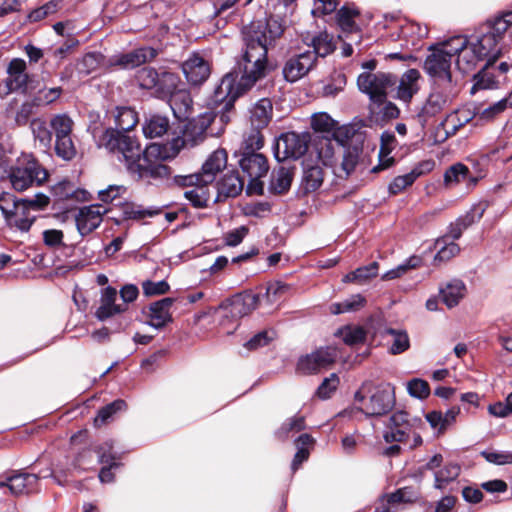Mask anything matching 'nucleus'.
I'll return each mask as SVG.
<instances>
[{
    "mask_svg": "<svg viewBox=\"0 0 512 512\" xmlns=\"http://www.w3.org/2000/svg\"><path fill=\"white\" fill-rule=\"evenodd\" d=\"M283 31L280 20L272 16L264 20L252 21L245 27L243 31L245 51L242 60L238 63L242 75L237 81L236 73H227L214 91V102L224 104L225 109H230L242 93L266 76L268 49Z\"/></svg>",
    "mask_w": 512,
    "mask_h": 512,
    "instance_id": "f257e3e1",
    "label": "nucleus"
},
{
    "mask_svg": "<svg viewBox=\"0 0 512 512\" xmlns=\"http://www.w3.org/2000/svg\"><path fill=\"white\" fill-rule=\"evenodd\" d=\"M115 128H107L99 138V144L110 151H118L127 170L138 179H163L169 175V168L162 163L171 155L160 144L148 145L142 152L140 145L125 132L138 122L137 113L130 107H116L112 111Z\"/></svg>",
    "mask_w": 512,
    "mask_h": 512,
    "instance_id": "f03ea898",
    "label": "nucleus"
},
{
    "mask_svg": "<svg viewBox=\"0 0 512 512\" xmlns=\"http://www.w3.org/2000/svg\"><path fill=\"white\" fill-rule=\"evenodd\" d=\"M313 153L322 165L331 168L336 177L347 178L355 171L362 149L358 146H344L328 138H320L313 144L311 156Z\"/></svg>",
    "mask_w": 512,
    "mask_h": 512,
    "instance_id": "7ed1b4c3",
    "label": "nucleus"
},
{
    "mask_svg": "<svg viewBox=\"0 0 512 512\" xmlns=\"http://www.w3.org/2000/svg\"><path fill=\"white\" fill-rule=\"evenodd\" d=\"M512 25V11L503 13L493 21L487 23L480 35L469 38L477 48L482 60H487V65H492L502 53L500 41L505 32Z\"/></svg>",
    "mask_w": 512,
    "mask_h": 512,
    "instance_id": "20e7f679",
    "label": "nucleus"
},
{
    "mask_svg": "<svg viewBox=\"0 0 512 512\" xmlns=\"http://www.w3.org/2000/svg\"><path fill=\"white\" fill-rule=\"evenodd\" d=\"M355 400L362 403L364 416H383L395 405L394 387L390 383L365 381L355 392Z\"/></svg>",
    "mask_w": 512,
    "mask_h": 512,
    "instance_id": "39448f33",
    "label": "nucleus"
},
{
    "mask_svg": "<svg viewBox=\"0 0 512 512\" xmlns=\"http://www.w3.org/2000/svg\"><path fill=\"white\" fill-rule=\"evenodd\" d=\"M422 426L421 418L411 416L404 410H398L389 417L383 438L387 443H403L413 449L422 444V437L418 432Z\"/></svg>",
    "mask_w": 512,
    "mask_h": 512,
    "instance_id": "423d86ee",
    "label": "nucleus"
},
{
    "mask_svg": "<svg viewBox=\"0 0 512 512\" xmlns=\"http://www.w3.org/2000/svg\"><path fill=\"white\" fill-rule=\"evenodd\" d=\"M259 301L260 296L258 294L236 295L222 302L217 308H209L196 314L195 322H199L206 316H213L219 325L225 327L229 323H235L241 317L255 310L259 305Z\"/></svg>",
    "mask_w": 512,
    "mask_h": 512,
    "instance_id": "0eeeda50",
    "label": "nucleus"
},
{
    "mask_svg": "<svg viewBox=\"0 0 512 512\" xmlns=\"http://www.w3.org/2000/svg\"><path fill=\"white\" fill-rule=\"evenodd\" d=\"M48 177L46 168L32 155H23L7 170V179L18 192L41 186Z\"/></svg>",
    "mask_w": 512,
    "mask_h": 512,
    "instance_id": "6e6552de",
    "label": "nucleus"
},
{
    "mask_svg": "<svg viewBox=\"0 0 512 512\" xmlns=\"http://www.w3.org/2000/svg\"><path fill=\"white\" fill-rule=\"evenodd\" d=\"M450 38L431 45L424 61L425 72L435 81H453L451 74L453 51L450 50Z\"/></svg>",
    "mask_w": 512,
    "mask_h": 512,
    "instance_id": "1a4fd4ad",
    "label": "nucleus"
},
{
    "mask_svg": "<svg viewBox=\"0 0 512 512\" xmlns=\"http://www.w3.org/2000/svg\"><path fill=\"white\" fill-rule=\"evenodd\" d=\"M239 165L249 180L247 192L262 194L263 182L261 178L266 176L269 170L266 157L258 152L243 151Z\"/></svg>",
    "mask_w": 512,
    "mask_h": 512,
    "instance_id": "9d476101",
    "label": "nucleus"
},
{
    "mask_svg": "<svg viewBox=\"0 0 512 512\" xmlns=\"http://www.w3.org/2000/svg\"><path fill=\"white\" fill-rule=\"evenodd\" d=\"M395 83L396 77L384 72H364L357 79L359 90L367 94L373 103H382L386 100L387 90Z\"/></svg>",
    "mask_w": 512,
    "mask_h": 512,
    "instance_id": "9b49d317",
    "label": "nucleus"
},
{
    "mask_svg": "<svg viewBox=\"0 0 512 512\" xmlns=\"http://www.w3.org/2000/svg\"><path fill=\"white\" fill-rule=\"evenodd\" d=\"M48 204L49 197L44 194H37L30 199H21L16 209H13V212L5 221L10 227L27 232L35 220V216L31 214V211L43 209Z\"/></svg>",
    "mask_w": 512,
    "mask_h": 512,
    "instance_id": "f8f14e48",
    "label": "nucleus"
},
{
    "mask_svg": "<svg viewBox=\"0 0 512 512\" xmlns=\"http://www.w3.org/2000/svg\"><path fill=\"white\" fill-rule=\"evenodd\" d=\"M309 135L288 132L276 141L274 155L279 161L298 159L308 151Z\"/></svg>",
    "mask_w": 512,
    "mask_h": 512,
    "instance_id": "ddd939ff",
    "label": "nucleus"
},
{
    "mask_svg": "<svg viewBox=\"0 0 512 512\" xmlns=\"http://www.w3.org/2000/svg\"><path fill=\"white\" fill-rule=\"evenodd\" d=\"M449 46L454 56H457L455 60L456 67L463 73L472 71L482 61L477 48L465 36L451 37Z\"/></svg>",
    "mask_w": 512,
    "mask_h": 512,
    "instance_id": "4468645a",
    "label": "nucleus"
},
{
    "mask_svg": "<svg viewBox=\"0 0 512 512\" xmlns=\"http://www.w3.org/2000/svg\"><path fill=\"white\" fill-rule=\"evenodd\" d=\"M457 94L458 88L453 81H435L423 111L434 116L449 106Z\"/></svg>",
    "mask_w": 512,
    "mask_h": 512,
    "instance_id": "2eb2a0df",
    "label": "nucleus"
},
{
    "mask_svg": "<svg viewBox=\"0 0 512 512\" xmlns=\"http://www.w3.org/2000/svg\"><path fill=\"white\" fill-rule=\"evenodd\" d=\"M213 121V116L209 113L200 115L197 119H192L185 127L183 137L176 138L173 141L175 151L174 156L180 150V146L193 147L205 138V133Z\"/></svg>",
    "mask_w": 512,
    "mask_h": 512,
    "instance_id": "dca6fc26",
    "label": "nucleus"
},
{
    "mask_svg": "<svg viewBox=\"0 0 512 512\" xmlns=\"http://www.w3.org/2000/svg\"><path fill=\"white\" fill-rule=\"evenodd\" d=\"M338 356L334 347L320 348L311 354L299 358L297 371L303 374H312L329 367Z\"/></svg>",
    "mask_w": 512,
    "mask_h": 512,
    "instance_id": "f3484780",
    "label": "nucleus"
},
{
    "mask_svg": "<svg viewBox=\"0 0 512 512\" xmlns=\"http://www.w3.org/2000/svg\"><path fill=\"white\" fill-rule=\"evenodd\" d=\"M227 165V153L224 149H217L212 152L202 165L201 172L189 175L190 183L210 184L217 174L221 172Z\"/></svg>",
    "mask_w": 512,
    "mask_h": 512,
    "instance_id": "a211bd4d",
    "label": "nucleus"
},
{
    "mask_svg": "<svg viewBox=\"0 0 512 512\" xmlns=\"http://www.w3.org/2000/svg\"><path fill=\"white\" fill-rule=\"evenodd\" d=\"M314 53L305 51L287 60L283 68V75L289 82H295L305 76L315 65Z\"/></svg>",
    "mask_w": 512,
    "mask_h": 512,
    "instance_id": "6ab92c4d",
    "label": "nucleus"
},
{
    "mask_svg": "<svg viewBox=\"0 0 512 512\" xmlns=\"http://www.w3.org/2000/svg\"><path fill=\"white\" fill-rule=\"evenodd\" d=\"M156 55L157 51L152 47H141L127 53L114 55L109 59V65L119 66L122 69H133L151 61Z\"/></svg>",
    "mask_w": 512,
    "mask_h": 512,
    "instance_id": "aec40b11",
    "label": "nucleus"
},
{
    "mask_svg": "<svg viewBox=\"0 0 512 512\" xmlns=\"http://www.w3.org/2000/svg\"><path fill=\"white\" fill-rule=\"evenodd\" d=\"M107 209L101 205H90L79 209L75 220L77 230L81 236L88 235L102 222Z\"/></svg>",
    "mask_w": 512,
    "mask_h": 512,
    "instance_id": "412c9836",
    "label": "nucleus"
},
{
    "mask_svg": "<svg viewBox=\"0 0 512 512\" xmlns=\"http://www.w3.org/2000/svg\"><path fill=\"white\" fill-rule=\"evenodd\" d=\"M182 71L191 85H200L208 79L210 66L203 57L193 54L183 62Z\"/></svg>",
    "mask_w": 512,
    "mask_h": 512,
    "instance_id": "4be33fe9",
    "label": "nucleus"
},
{
    "mask_svg": "<svg viewBox=\"0 0 512 512\" xmlns=\"http://www.w3.org/2000/svg\"><path fill=\"white\" fill-rule=\"evenodd\" d=\"M117 291L113 287H106L101 290L99 306L95 311V317L100 321H105L117 314L126 311L124 304H117Z\"/></svg>",
    "mask_w": 512,
    "mask_h": 512,
    "instance_id": "5701e85b",
    "label": "nucleus"
},
{
    "mask_svg": "<svg viewBox=\"0 0 512 512\" xmlns=\"http://www.w3.org/2000/svg\"><path fill=\"white\" fill-rule=\"evenodd\" d=\"M174 303L173 298H163L153 302L148 307V324L156 329L163 328L172 321L170 309Z\"/></svg>",
    "mask_w": 512,
    "mask_h": 512,
    "instance_id": "b1692460",
    "label": "nucleus"
},
{
    "mask_svg": "<svg viewBox=\"0 0 512 512\" xmlns=\"http://www.w3.org/2000/svg\"><path fill=\"white\" fill-rule=\"evenodd\" d=\"M46 474L14 473L8 476V488L14 495L27 494L36 491L40 478H48Z\"/></svg>",
    "mask_w": 512,
    "mask_h": 512,
    "instance_id": "393cba45",
    "label": "nucleus"
},
{
    "mask_svg": "<svg viewBox=\"0 0 512 512\" xmlns=\"http://www.w3.org/2000/svg\"><path fill=\"white\" fill-rule=\"evenodd\" d=\"M170 108L174 116L181 120H188L192 114V99L190 93L185 89H180L172 94L168 99Z\"/></svg>",
    "mask_w": 512,
    "mask_h": 512,
    "instance_id": "a878e982",
    "label": "nucleus"
},
{
    "mask_svg": "<svg viewBox=\"0 0 512 512\" xmlns=\"http://www.w3.org/2000/svg\"><path fill=\"white\" fill-rule=\"evenodd\" d=\"M420 72L417 69L407 70L400 78L397 87V98L408 103L419 90Z\"/></svg>",
    "mask_w": 512,
    "mask_h": 512,
    "instance_id": "bb28decb",
    "label": "nucleus"
},
{
    "mask_svg": "<svg viewBox=\"0 0 512 512\" xmlns=\"http://www.w3.org/2000/svg\"><path fill=\"white\" fill-rule=\"evenodd\" d=\"M359 10L353 5H344L336 12V23L343 33H355L359 31L356 19Z\"/></svg>",
    "mask_w": 512,
    "mask_h": 512,
    "instance_id": "cd10ccee",
    "label": "nucleus"
},
{
    "mask_svg": "<svg viewBox=\"0 0 512 512\" xmlns=\"http://www.w3.org/2000/svg\"><path fill=\"white\" fill-rule=\"evenodd\" d=\"M484 211L485 207L482 205L475 207L472 215H467L464 218L456 220L449 226L447 234L441 238H448V241L453 242L459 239L464 230H466L476 219L479 220L483 216Z\"/></svg>",
    "mask_w": 512,
    "mask_h": 512,
    "instance_id": "c85d7f7f",
    "label": "nucleus"
},
{
    "mask_svg": "<svg viewBox=\"0 0 512 512\" xmlns=\"http://www.w3.org/2000/svg\"><path fill=\"white\" fill-rule=\"evenodd\" d=\"M179 84L180 79L177 74L170 71H162L158 74L155 94L159 98L169 99L172 94L180 90V88H178Z\"/></svg>",
    "mask_w": 512,
    "mask_h": 512,
    "instance_id": "c756f323",
    "label": "nucleus"
},
{
    "mask_svg": "<svg viewBox=\"0 0 512 512\" xmlns=\"http://www.w3.org/2000/svg\"><path fill=\"white\" fill-rule=\"evenodd\" d=\"M444 181L446 185L467 181L468 187H474L478 182V178L470 174L467 166L462 163H456L446 170Z\"/></svg>",
    "mask_w": 512,
    "mask_h": 512,
    "instance_id": "7c9ffc66",
    "label": "nucleus"
},
{
    "mask_svg": "<svg viewBox=\"0 0 512 512\" xmlns=\"http://www.w3.org/2000/svg\"><path fill=\"white\" fill-rule=\"evenodd\" d=\"M272 116V103L269 99H260L251 109L250 121L252 127L262 129L266 127Z\"/></svg>",
    "mask_w": 512,
    "mask_h": 512,
    "instance_id": "2f4dec72",
    "label": "nucleus"
},
{
    "mask_svg": "<svg viewBox=\"0 0 512 512\" xmlns=\"http://www.w3.org/2000/svg\"><path fill=\"white\" fill-rule=\"evenodd\" d=\"M466 286L463 281L454 279L447 283L444 288L440 289L442 301L448 308L458 305L460 300L465 296Z\"/></svg>",
    "mask_w": 512,
    "mask_h": 512,
    "instance_id": "473e14b6",
    "label": "nucleus"
},
{
    "mask_svg": "<svg viewBox=\"0 0 512 512\" xmlns=\"http://www.w3.org/2000/svg\"><path fill=\"white\" fill-rule=\"evenodd\" d=\"M293 179V171L285 166L274 170L271 174L269 189L273 193L283 194L289 190Z\"/></svg>",
    "mask_w": 512,
    "mask_h": 512,
    "instance_id": "72a5a7b5",
    "label": "nucleus"
},
{
    "mask_svg": "<svg viewBox=\"0 0 512 512\" xmlns=\"http://www.w3.org/2000/svg\"><path fill=\"white\" fill-rule=\"evenodd\" d=\"M244 181L237 173L226 174L218 183V193L225 197H235L242 191Z\"/></svg>",
    "mask_w": 512,
    "mask_h": 512,
    "instance_id": "f704fd0d",
    "label": "nucleus"
},
{
    "mask_svg": "<svg viewBox=\"0 0 512 512\" xmlns=\"http://www.w3.org/2000/svg\"><path fill=\"white\" fill-rule=\"evenodd\" d=\"M169 129L168 118L160 115H153L147 118L142 130L146 138L162 137Z\"/></svg>",
    "mask_w": 512,
    "mask_h": 512,
    "instance_id": "c9c22d12",
    "label": "nucleus"
},
{
    "mask_svg": "<svg viewBox=\"0 0 512 512\" xmlns=\"http://www.w3.org/2000/svg\"><path fill=\"white\" fill-rule=\"evenodd\" d=\"M323 182V171L318 165L304 164L302 185L306 192L317 190Z\"/></svg>",
    "mask_w": 512,
    "mask_h": 512,
    "instance_id": "e433bc0d",
    "label": "nucleus"
},
{
    "mask_svg": "<svg viewBox=\"0 0 512 512\" xmlns=\"http://www.w3.org/2000/svg\"><path fill=\"white\" fill-rule=\"evenodd\" d=\"M312 46V52L314 53V57L316 59L317 57H326L336 48L333 36L326 31L320 32L312 38Z\"/></svg>",
    "mask_w": 512,
    "mask_h": 512,
    "instance_id": "4c0bfd02",
    "label": "nucleus"
},
{
    "mask_svg": "<svg viewBox=\"0 0 512 512\" xmlns=\"http://www.w3.org/2000/svg\"><path fill=\"white\" fill-rule=\"evenodd\" d=\"M365 298L361 294H354L346 298L342 302L332 303L329 307L330 312L334 315L355 312L364 307Z\"/></svg>",
    "mask_w": 512,
    "mask_h": 512,
    "instance_id": "58836bf2",
    "label": "nucleus"
},
{
    "mask_svg": "<svg viewBox=\"0 0 512 512\" xmlns=\"http://www.w3.org/2000/svg\"><path fill=\"white\" fill-rule=\"evenodd\" d=\"M74 122L67 114L54 115L50 120L52 135L56 138L71 137Z\"/></svg>",
    "mask_w": 512,
    "mask_h": 512,
    "instance_id": "ea45409f",
    "label": "nucleus"
},
{
    "mask_svg": "<svg viewBox=\"0 0 512 512\" xmlns=\"http://www.w3.org/2000/svg\"><path fill=\"white\" fill-rule=\"evenodd\" d=\"M30 127L34 139L38 141L44 149H50L52 144V132L48 129L46 121L41 118L32 119Z\"/></svg>",
    "mask_w": 512,
    "mask_h": 512,
    "instance_id": "a19ab883",
    "label": "nucleus"
},
{
    "mask_svg": "<svg viewBox=\"0 0 512 512\" xmlns=\"http://www.w3.org/2000/svg\"><path fill=\"white\" fill-rule=\"evenodd\" d=\"M343 342L349 346H353L365 341L366 331L358 325H347L336 332Z\"/></svg>",
    "mask_w": 512,
    "mask_h": 512,
    "instance_id": "79ce46f5",
    "label": "nucleus"
},
{
    "mask_svg": "<svg viewBox=\"0 0 512 512\" xmlns=\"http://www.w3.org/2000/svg\"><path fill=\"white\" fill-rule=\"evenodd\" d=\"M421 166L422 165L414 168L412 171L405 175L395 177L388 187L390 194L396 195L402 192L408 186H411L415 180L420 175H422L423 171L421 170Z\"/></svg>",
    "mask_w": 512,
    "mask_h": 512,
    "instance_id": "37998d69",
    "label": "nucleus"
},
{
    "mask_svg": "<svg viewBox=\"0 0 512 512\" xmlns=\"http://www.w3.org/2000/svg\"><path fill=\"white\" fill-rule=\"evenodd\" d=\"M460 474V466L456 463H449L434 473L435 488L444 489L447 484L454 481Z\"/></svg>",
    "mask_w": 512,
    "mask_h": 512,
    "instance_id": "c03bdc74",
    "label": "nucleus"
},
{
    "mask_svg": "<svg viewBox=\"0 0 512 512\" xmlns=\"http://www.w3.org/2000/svg\"><path fill=\"white\" fill-rule=\"evenodd\" d=\"M435 247L438 248V252L434 257V261H449L460 252L459 245L453 241H448V238H438L435 242Z\"/></svg>",
    "mask_w": 512,
    "mask_h": 512,
    "instance_id": "a18cd8bd",
    "label": "nucleus"
},
{
    "mask_svg": "<svg viewBox=\"0 0 512 512\" xmlns=\"http://www.w3.org/2000/svg\"><path fill=\"white\" fill-rule=\"evenodd\" d=\"M378 273V263L372 262L369 265L357 268L343 277V282L365 283L367 280L375 277Z\"/></svg>",
    "mask_w": 512,
    "mask_h": 512,
    "instance_id": "49530a36",
    "label": "nucleus"
},
{
    "mask_svg": "<svg viewBox=\"0 0 512 512\" xmlns=\"http://www.w3.org/2000/svg\"><path fill=\"white\" fill-rule=\"evenodd\" d=\"M185 180L187 181V184L195 186L194 188L184 192L185 198L189 200L195 207H205L209 201L208 194L205 190V186L207 184H197L195 183V180L193 183H190L188 177H186Z\"/></svg>",
    "mask_w": 512,
    "mask_h": 512,
    "instance_id": "de8ad7c7",
    "label": "nucleus"
},
{
    "mask_svg": "<svg viewBox=\"0 0 512 512\" xmlns=\"http://www.w3.org/2000/svg\"><path fill=\"white\" fill-rule=\"evenodd\" d=\"M104 60V56L99 52H89L77 64V70L80 74L89 75L96 71Z\"/></svg>",
    "mask_w": 512,
    "mask_h": 512,
    "instance_id": "09e8293b",
    "label": "nucleus"
},
{
    "mask_svg": "<svg viewBox=\"0 0 512 512\" xmlns=\"http://www.w3.org/2000/svg\"><path fill=\"white\" fill-rule=\"evenodd\" d=\"M54 151L57 157L64 161H71L75 158L77 150L71 137L56 138Z\"/></svg>",
    "mask_w": 512,
    "mask_h": 512,
    "instance_id": "8fccbe9b",
    "label": "nucleus"
},
{
    "mask_svg": "<svg viewBox=\"0 0 512 512\" xmlns=\"http://www.w3.org/2000/svg\"><path fill=\"white\" fill-rule=\"evenodd\" d=\"M101 449L102 448L98 450L99 461L102 464H108V466H105L100 470L99 480L102 483H111L114 480L112 469L117 468L119 464L114 461V456L110 452H101Z\"/></svg>",
    "mask_w": 512,
    "mask_h": 512,
    "instance_id": "3c124183",
    "label": "nucleus"
},
{
    "mask_svg": "<svg viewBox=\"0 0 512 512\" xmlns=\"http://www.w3.org/2000/svg\"><path fill=\"white\" fill-rule=\"evenodd\" d=\"M158 74L154 68L144 67L137 72L136 81L142 89L154 90L157 86Z\"/></svg>",
    "mask_w": 512,
    "mask_h": 512,
    "instance_id": "603ef678",
    "label": "nucleus"
},
{
    "mask_svg": "<svg viewBox=\"0 0 512 512\" xmlns=\"http://www.w3.org/2000/svg\"><path fill=\"white\" fill-rule=\"evenodd\" d=\"M26 62L20 58H14L8 65L7 72L13 77L15 87H21L26 84L27 75L25 74Z\"/></svg>",
    "mask_w": 512,
    "mask_h": 512,
    "instance_id": "864d4df0",
    "label": "nucleus"
},
{
    "mask_svg": "<svg viewBox=\"0 0 512 512\" xmlns=\"http://www.w3.org/2000/svg\"><path fill=\"white\" fill-rule=\"evenodd\" d=\"M126 408L127 404L122 399H117L112 403L102 407L99 410L97 417L95 418L96 425L99 423L103 424L107 422L114 414L125 411Z\"/></svg>",
    "mask_w": 512,
    "mask_h": 512,
    "instance_id": "5fc2aeb1",
    "label": "nucleus"
},
{
    "mask_svg": "<svg viewBox=\"0 0 512 512\" xmlns=\"http://www.w3.org/2000/svg\"><path fill=\"white\" fill-rule=\"evenodd\" d=\"M159 213L160 210L157 208L145 209L136 204H127L123 207V214L126 219L141 220L146 217H154Z\"/></svg>",
    "mask_w": 512,
    "mask_h": 512,
    "instance_id": "6e6d98bb",
    "label": "nucleus"
},
{
    "mask_svg": "<svg viewBox=\"0 0 512 512\" xmlns=\"http://www.w3.org/2000/svg\"><path fill=\"white\" fill-rule=\"evenodd\" d=\"M305 428V420L303 416H294L285 421L277 431L280 439H287L290 433H296Z\"/></svg>",
    "mask_w": 512,
    "mask_h": 512,
    "instance_id": "4d7b16f0",
    "label": "nucleus"
},
{
    "mask_svg": "<svg viewBox=\"0 0 512 512\" xmlns=\"http://www.w3.org/2000/svg\"><path fill=\"white\" fill-rule=\"evenodd\" d=\"M346 76L342 72H334L331 75L330 82L323 87V95L326 97H334L341 92L346 86Z\"/></svg>",
    "mask_w": 512,
    "mask_h": 512,
    "instance_id": "13d9d810",
    "label": "nucleus"
},
{
    "mask_svg": "<svg viewBox=\"0 0 512 512\" xmlns=\"http://www.w3.org/2000/svg\"><path fill=\"white\" fill-rule=\"evenodd\" d=\"M387 333L393 337L392 344L390 347V352L392 354H400L409 348V337L405 331L388 329Z\"/></svg>",
    "mask_w": 512,
    "mask_h": 512,
    "instance_id": "bf43d9fd",
    "label": "nucleus"
},
{
    "mask_svg": "<svg viewBox=\"0 0 512 512\" xmlns=\"http://www.w3.org/2000/svg\"><path fill=\"white\" fill-rule=\"evenodd\" d=\"M337 122L325 112L316 113L311 118V127L319 132H331L335 129Z\"/></svg>",
    "mask_w": 512,
    "mask_h": 512,
    "instance_id": "052dcab7",
    "label": "nucleus"
},
{
    "mask_svg": "<svg viewBox=\"0 0 512 512\" xmlns=\"http://www.w3.org/2000/svg\"><path fill=\"white\" fill-rule=\"evenodd\" d=\"M60 2L61 0H50L41 7L34 9L28 15L29 21L38 22L45 17L54 14L58 10Z\"/></svg>",
    "mask_w": 512,
    "mask_h": 512,
    "instance_id": "680f3d73",
    "label": "nucleus"
},
{
    "mask_svg": "<svg viewBox=\"0 0 512 512\" xmlns=\"http://www.w3.org/2000/svg\"><path fill=\"white\" fill-rule=\"evenodd\" d=\"M407 391L414 398L425 399L430 394V387L425 380L414 378L407 383Z\"/></svg>",
    "mask_w": 512,
    "mask_h": 512,
    "instance_id": "e2e57ef3",
    "label": "nucleus"
},
{
    "mask_svg": "<svg viewBox=\"0 0 512 512\" xmlns=\"http://www.w3.org/2000/svg\"><path fill=\"white\" fill-rule=\"evenodd\" d=\"M290 290L289 285L282 282H274L267 286L264 297L269 304H273Z\"/></svg>",
    "mask_w": 512,
    "mask_h": 512,
    "instance_id": "0e129e2a",
    "label": "nucleus"
},
{
    "mask_svg": "<svg viewBox=\"0 0 512 512\" xmlns=\"http://www.w3.org/2000/svg\"><path fill=\"white\" fill-rule=\"evenodd\" d=\"M126 193V187L123 185H109L106 189L98 191V198L104 203H111L121 198Z\"/></svg>",
    "mask_w": 512,
    "mask_h": 512,
    "instance_id": "69168bd1",
    "label": "nucleus"
},
{
    "mask_svg": "<svg viewBox=\"0 0 512 512\" xmlns=\"http://www.w3.org/2000/svg\"><path fill=\"white\" fill-rule=\"evenodd\" d=\"M339 385L338 376L333 373L328 378H325L324 381L317 389V395L321 399H328L331 397L332 393H334Z\"/></svg>",
    "mask_w": 512,
    "mask_h": 512,
    "instance_id": "338daca9",
    "label": "nucleus"
},
{
    "mask_svg": "<svg viewBox=\"0 0 512 512\" xmlns=\"http://www.w3.org/2000/svg\"><path fill=\"white\" fill-rule=\"evenodd\" d=\"M62 93V89L60 87H54L49 89L39 90L37 95L34 97V101L38 106L40 105H48L56 101Z\"/></svg>",
    "mask_w": 512,
    "mask_h": 512,
    "instance_id": "774afa93",
    "label": "nucleus"
}]
</instances>
